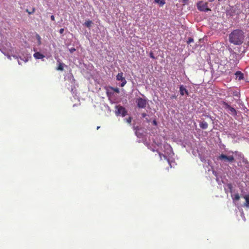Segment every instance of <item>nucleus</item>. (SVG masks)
Instances as JSON below:
<instances>
[{"mask_svg": "<svg viewBox=\"0 0 249 249\" xmlns=\"http://www.w3.org/2000/svg\"><path fill=\"white\" fill-rule=\"evenodd\" d=\"M159 156H160V160H162V158H163L164 160H166L167 161L168 164H169V165L171 167V162L170 161L169 159H168L167 158V157L166 156H165L164 155H163V154H161L160 153H159Z\"/></svg>", "mask_w": 249, "mask_h": 249, "instance_id": "nucleus-11", "label": "nucleus"}, {"mask_svg": "<svg viewBox=\"0 0 249 249\" xmlns=\"http://www.w3.org/2000/svg\"><path fill=\"white\" fill-rule=\"evenodd\" d=\"M34 56L35 57V58L38 59H43L45 57L44 55H43L39 52L35 53L34 54Z\"/></svg>", "mask_w": 249, "mask_h": 249, "instance_id": "nucleus-10", "label": "nucleus"}, {"mask_svg": "<svg viewBox=\"0 0 249 249\" xmlns=\"http://www.w3.org/2000/svg\"><path fill=\"white\" fill-rule=\"evenodd\" d=\"M116 109L115 114L117 116L121 115L124 117L126 115L127 111L124 107L119 105L116 107Z\"/></svg>", "mask_w": 249, "mask_h": 249, "instance_id": "nucleus-4", "label": "nucleus"}, {"mask_svg": "<svg viewBox=\"0 0 249 249\" xmlns=\"http://www.w3.org/2000/svg\"><path fill=\"white\" fill-rule=\"evenodd\" d=\"M116 79L118 81H121L122 83L121 87H124L126 83V81L125 78L123 76V73L122 72H119L116 76Z\"/></svg>", "mask_w": 249, "mask_h": 249, "instance_id": "nucleus-6", "label": "nucleus"}, {"mask_svg": "<svg viewBox=\"0 0 249 249\" xmlns=\"http://www.w3.org/2000/svg\"><path fill=\"white\" fill-rule=\"evenodd\" d=\"M18 64H21V63H20V62L19 60L18 61Z\"/></svg>", "mask_w": 249, "mask_h": 249, "instance_id": "nucleus-32", "label": "nucleus"}, {"mask_svg": "<svg viewBox=\"0 0 249 249\" xmlns=\"http://www.w3.org/2000/svg\"><path fill=\"white\" fill-rule=\"evenodd\" d=\"M222 104L223 105V107H224L225 109H228L231 107L230 105H229L227 103H226L225 101H223Z\"/></svg>", "mask_w": 249, "mask_h": 249, "instance_id": "nucleus-16", "label": "nucleus"}, {"mask_svg": "<svg viewBox=\"0 0 249 249\" xmlns=\"http://www.w3.org/2000/svg\"><path fill=\"white\" fill-rule=\"evenodd\" d=\"M188 0H182V2L184 4H186Z\"/></svg>", "mask_w": 249, "mask_h": 249, "instance_id": "nucleus-29", "label": "nucleus"}, {"mask_svg": "<svg viewBox=\"0 0 249 249\" xmlns=\"http://www.w3.org/2000/svg\"><path fill=\"white\" fill-rule=\"evenodd\" d=\"M64 29L61 28V29H60V30H59V33H60V34H63V32H64Z\"/></svg>", "mask_w": 249, "mask_h": 249, "instance_id": "nucleus-26", "label": "nucleus"}, {"mask_svg": "<svg viewBox=\"0 0 249 249\" xmlns=\"http://www.w3.org/2000/svg\"><path fill=\"white\" fill-rule=\"evenodd\" d=\"M179 92L181 95L183 96L185 94L188 95V91L185 88V87L183 85H181L179 87Z\"/></svg>", "mask_w": 249, "mask_h": 249, "instance_id": "nucleus-8", "label": "nucleus"}, {"mask_svg": "<svg viewBox=\"0 0 249 249\" xmlns=\"http://www.w3.org/2000/svg\"><path fill=\"white\" fill-rule=\"evenodd\" d=\"M153 124H155V125H157V122H156V121L155 120H154L153 121Z\"/></svg>", "mask_w": 249, "mask_h": 249, "instance_id": "nucleus-30", "label": "nucleus"}, {"mask_svg": "<svg viewBox=\"0 0 249 249\" xmlns=\"http://www.w3.org/2000/svg\"><path fill=\"white\" fill-rule=\"evenodd\" d=\"M236 79L238 80H241L244 78V74L240 71H237L235 72Z\"/></svg>", "mask_w": 249, "mask_h": 249, "instance_id": "nucleus-9", "label": "nucleus"}, {"mask_svg": "<svg viewBox=\"0 0 249 249\" xmlns=\"http://www.w3.org/2000/svg\"><path fill=\"white\" fill-rule=\"evenodd\" d=\"M154 1L156 3H160L161 5H163L165 4V2L163 0H154Z\"/></svg>", "mask_w": 249, "mask_h": 249, "instance_id": "nucleus-20", "label": "nucleus"}, {"mask_svg": "<svg viewBox=\"0 0 249 249\" xmlns=\"http://www.w3.org/2000/svg\"><path fill=\"white\" fill-rule=\"evenodd\" d=\"M208 0L210 2H212V1H214V0Z\"/></svg>", "mask_w": 249, "mask_h": 249, "instance_id": "nucleus-31", "label": "nucleus"}, {"mask_svg": "<svg viewBox=\"0 0 249 249\" xmlns=\"http://www.w3.org/2000/svg\"><path fill=\"white\" fill-rule=\"evenodd\" d=\"M132 118L131 117H129L128 118L125 119L126 122L130 124L132 121Z\"/></svg>", "mask_w": 249, "mask_h": 249, "instance_id": "nucleus-22", "label": "nucleus"}, {"mask_svg": "<svg viewBox=\"0 0 249 249\" xmlns=\"http://www.w3.org/2000/svg\"><path fill=\"white\" fill-rule=\"evenodd\" d=\"M91 24H92V21L90 20H88L85 22L84 25L88 28H90Z\"/></svg>", "mask_w": 249, "mask_h": 249, "instance_id": "nucleus-17", "label": "nucleus"}, {"mask_svg": "<svg viewBox=\"0 0 249 249\" xmlns=\"http://www.w3.org/2000/svg\"><path fill=\"white\" fill-rule=\"evenodd\" d=\"M35 8H33L32 9V11H29L28 9H26V12H27L29 15H31V14H33L35 12Z\"/></svg>", "mask_w": 249, "mask_h": 249, "instance_id": "nucleus-21", "label": "nucleus"}, {"mask_svg": "<svg viewBox=\"0 0 249 249\" xmlns=\"http://www.w3.org/2000/svg\"><path fill=\"white\" fill-rule=\"evenodd\" d=\"M237 57L238 54L232 51L229 57L230 61H232L233 63H237L238 61Z\"/></svg>", "mask_w": 249, "mask_h": 249, "instance_id": "nucleus-7", "label": "nucleus"}, {"mask_svg": "<svg viewBox=\"0 0 249 249\" xmlns=\"http://www.w3.org/2000/svg\"><path fill=\"white\" fill-rule=\"evenodd\" d=\"M64 64L62 63H59L58 66L57 67L56 70L58 71H63L64 70Z\"/></svg>", "mask_w": 249, "mask_h": 249, "instance_id": "nucleus-15", "label": "nucleus"}, {"mask_svg": "<svg viewBox=\"0 0 249 249\" xmlns=\"http://www.w3.org/2000/svg\"><path fill=\"white\" fill-rule=\"evenodd\" d=\"M244 32L239 29L233 30L229 35V41L235 45H240L242 44L244 40Z\"/></svg>", "mask_w": 249, "mask_h": 249, "instance_id": "nucleus-1", "label": "nucleus"}, {"mask_svg": "<svg viewBox=\"0 0 249 249\" xmlns=\"http://www.w3.org/2000/svg\"><path fill=\"white\" fill-rule=\"evenodd\" d=\"M244 198L246 201L244 203V206L247 208H249V195H245Z\"/></svg>", "mask_w": 249, "mask_h": 249, "instance_id": "nucleus-12", "label": "nucleus"}, {"mask_svg": "<svg viewBox=\"0 0 249 249\" xmlns=\"http://www.w3.org/2000/svg\"><path fill=\"white\" fill-rule=\"evenodd\" d=\"M99 128H100V126H97V129H99Z\"/></svg>", "mask_w": 249, "mask_h": 249, "instance_id": "nucleus-33", "label": "nucleus"}, {"mask_svg": "<svg viewBox=\"0 0 249 249\" xmlns=\"http://www.w3.org/2000/svg\"><path fill=\"white\" fill-rule=\"evenodd\" d=\"M142 116L143 118H144L147 116V114L145 113H142Z\"/></svg>", "mask_w": 249, "mask_h": 249, "instance_id": "nucleus-28", "label": "nucleus"}, {"mask_svg": "<svg viewBox=\"0 0 249 249\" xmlns=\"http://www.w3.org/2000/svg\"><path fill=\"white\" fill-rule=\"evenodd\" d=\"M240 196L238 194H236L234 195L232 199L233 201H237L240 199Z\"/></svg>", "mask_w": 249, "mask_h": 249, "instance_id": "nucleus-18", "label": "nucleus"}, {"mask_svg": "<svg viewBox=\"0 0 249 249\" xmlns=\"http://www.w3.org/2000/svg\"><path fill=\"white\" fill-rule=\"evenodd\" d=\"M228 109L231 111V113L233 116H236L237 115V112L235 109L231 106L228 108Z\"/></svg>", "mask_w": 249, "mask_h": 249, "instance_id": "nucleus-14", "label": "nucleus"}, {"mask_svg": "<svg viewBox=\"0 0 249 249\" xmlns=\"http://www.w3.org/2000/svg\"><path fill=\"white\" fill-rule=\"evenodd\" d=\"M149 55H150V57L151 58H152V59H156L155 57V56H154V53H153V52H150V54H149Z\"/></svg>", "mask_w": 249, "mask_h": 249, "instance_id": "nucleus-23", "label": "nucleus"}, {"mask_svg": "<svg viewBox=\"0 0 249 249\" xmlns=\"http://www.w3.org/2000/svg\"><path fill=\"white\" fill-rule=\"evenodd\" d=\"M75 49L74 48H72L70 49V51L71 53H72L73 52L75 51Z\"/></svg>", "mask_w": 249, "mask_h": 249, "instance_id": "nucleus-25", "label": "nucleus"}, {"mask_svg": "<svg viewBox=\"0 0 249 249\" xmlns=\"http://www.w3.org/2000/svg\"><path fill=\"white\" fill-rule=\"evenodd\" d=\"M199 126L201 128L205 129L207 128L208 124L207 122L203 121L200 123Z\"/></svg>", "mask_w": 249, "mask_h": 249, "instance_id": "nucleus-13", "label": "nucleus"}, {"mask_svg": "<svg viewBox=\"0 0 249 249\" xmlns=\"http://www.w3.org/2000/svg\"><path fill=\"white\" fill-rule=\"evenodd\" d=\"M218 159L230 163H232L234 161V158L233 156H227L223 154L219 156Z\"/></svg>", "mask_w": 249, "mask_h": 249, "instance_id": "nucleus-3", "label": "nucleus"}, {"mask_svg": "<svg viewBox=\"0 0 249 249\" xmlns=\"http://www.w3.org/2000/svg\"><path fill=\"white\" fill-rule=\"evenodd\" d=\"M51 19L52 20L54 21V16L53 15H52L51 16Z\"/></svg>", "mask_w": 249, "mask_h": 249, "instance_id": "nucleus-27", "label": "nucleus"}, {"mask_svg": "<svg viewBox=\"0 0 249 249\" xmlns=\"http://www.w3.org/2000/svg\"><path fill=\"white\" fill-rule=\"evenodd\" d=\"M110 89L116 93H119L120 92V90L118 88H113L111 87H110Z\"/></svg>", "mask_w": 249, "mask_h": 249, "instance_id": "nucleus-19", "label": "nucleus"}, {"mask_svg": "<svg viewBox=\"0 0 249 249\" xmlns=\"http://www.w3.org/2000/svg\"><path fill=\"white\" fill-rule=\"evenodd\" d=\"M196 6L197 9L200 11L206 12L211 11V10L208 8V2H207L199 1L197 3Z\"/></svg>", "mask_w": 249, "mask_h": 249, "instance_id": "nucleus-2", "label": "nucleus"}, {"mask_svg": "<svg viewBox=\"0 0 249 249\" xmlns=\"http://www.w3.org/2000/svg\"><path fill=\"white\" fill-rule=\"evenodd\" d=\"M136 103L138 107L139 108H145L147 105V101L141 97L137 99Z\"/></svg>", "mask_w": 249, "mask_h": 249, "instance_id": "nucleus-5", "label": "nucleus"}, {"mask_svg": "<svg viewBox=\"0 0 249 249\" xmlns=\"http://www.w3.org/2000/svg\"><path fill=\"white\" fill-rule=\"evenodd\" d=\"M194 41V39L192 37H190L188 39V40L187 41V43L190 44Z\"/></svg>", "mask_w": 249, "mask_h": 249, "instance_id": "nucleus-24", "label": "nucleus"}]
</instances>
